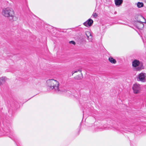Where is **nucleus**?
<instances>
[{
	"label": "nucleus",
	"mask_w": 146,
	"mask_h": 146,
	"mask_svg": "<svg viewBox=\"0 0 146 146\" xmlns=\"http://www.w3.org/2000/svg\"><path fill=\"white\" fill-rule=\"evenodd\" d=\"M2 14L4 17L8 18L11 21H16L17 19V18L15 16L13 10L11 8L7 7L3 9L2 10Z\"/></svg>",
	"instance_id": "1"
},
{
	"label": "nucleus",
	"mask_w": 146,
	"mask_h": 146,
	"mask_svg": "<svg viewBox=\"0 0 146 146\" xmlns=\"http://www.w3.org/2000/svg\"><path fill=\"white\" fill-rule=\"evenodd\" d=\"M46 85L48 88L54 90L56 92L60 91L59 89V83L58 81L54 79L47 80L46 81Z\"/></svg>",
	"instance_id": "2"
},
{
	"label": "nucleus",
	"mask_w": 146,
	"mask_h": 146,
	"mask_svg": "<svg viewBox=\"0 0 146 146\" xmlns=\"http://www.w3.org/2000/svg\"><path fill=\"white\" fill-rule=\"evenodd\" d=\"M132 66L133 67L136 68V70L138 71H139L144 68L143 63L136 59L132 62Z\"/></svg>",
	"instance_id": "3"
},
{
	"label": "nucleus",
	"mask_w": 146,
	"mask_h": 146,
	"mask_svg": "<svg viewBox=\"0 0 146 146\" xmlns=\"http://www.w3.org/2000/svg\"><path fill=\"white\" fill-rule=\"evenodd\" d=\"M141 85L137 83L134 84L132 87L133 93L135 94H139L140 93L141 90Z\"/></svg>",
	"instance_id": "4"
},
{
	"label": "nucleus",
	"mask_w": 146,
	"mask_h": 146,
	"mask_svg": "<svg viewBox=\"0 0 146 146\" xmlns=\"http://www.w3.org/2000/svg\"><path fill=\"white\" fill-rule=\"evenodd\" d=\"M139 18H140L144 20V22H141L138 21L135 23V25L136 27L139 29H141L144 27V25L143 23H146L145 20V18L142 16H140Z\"/></svg>",
	"instance_id": "5"
},
{
	"label": "nucleus",
	"mask_w": 146,
	"mask_h": 146,
	"mask_svg": "<svg viewBox=\"0 0 146 146\" xmlns=\"http://www.w3.org/2000/svg\"><path fill=\"white\" fill-rule=\"evenodd\" d=\"M146 77V74L145 73H141L139 74L138 78L139 80L142 82H145V77Z\"/></svg>",
	"instance_id": "6"
},
{
	"label": "nucleus",
	"mask_w": 146,
	"mask_h": 146,
	"mask_svg": "<svg viewBox=\"0 0 146 146\" xmlns=\"http://www.w3.org/2000/svg\"><path fill=\"white\" fill-rule=\"evenodd\" d=\"M93 23V21L91 19H88L86 22L84 23L83 25L87 27L90 26L92 25Z\"/></svg>",
	"instance_id": "7"
},
{
	"label": "nucleus",
	"mask_w": 146,
	"mask_h": 146,
	"mask_svg": "<svg viewBox=\"0 0 146 146\" xmlns=\"http://www.w3.org/2000/svg\"><path fill=\"white\" fill-rule=\"evenodd\" d=\"M85 34L87 37L88 40L89 41H92L93 39V38L90 32L89 31H86L85 32Z\"/></svg>",
	"instance_id": "8"
},
{
	"label": "nucleus",
	"mask_w": 146,
	"mask_h": 146,
	"mask_svg": "<svg viewBox=\"0 0 146 146\" xmlns=\"http://www.w3.org/2000/svg\"><path fill=\"white\" fill-rule=\"evenodd\" d=\"M7 80V78L5 77H2L0 78V85L4 83Z\"/></svg>",
	"instance_id": "9"
},
{
	"label": "nucleus",
	"mask_w": 146,
	"mask_h": 146,
	"mask_svg": "<svg viewBox=\"0 0 146 146\" xmlns=\"http://www.w3.org/2000/svg\"><path fill=\"white\" fill-rule=\"evenodd\" d=\"M116 6H119L122 3L123 0H114Z\"/></svg>",
	"instance_id": "10"
},
{
	"label": "nucleus",
	"mask_w": 146,
	"mask_h": 146,
	"mask_svg": "<svg viewBox=\"0 0 146 146\" xmlns=\"http://www.w3.org/2000/svg\"><path fill=\"white\" fill-rule=\"evenodd\" d=\"M109 61L111 63L115 64L116 63V61L115 59H114L113 57H110L108 58Z\"/></svg>",
	"instance_id": "11"
},
{
	"label": "nucleus",
	"mask_w": 146,
	"mask_h": 146,
	"mask_svg": "<svg viewBox=\"0 0 146 146\" xmlns=\"http://www.w3.org/2000/svg\"><path fill=\"white\" fill-rule=\"evenodd\" d=\"M137 6L138 8H140L143 7V4L142 3L138 2L137 4Z\"/></svg>",
	"instance_id": "12"
},
{
	"label": "nucleus",
	"mask_w": 146,
	"mask_h": 146,
	"mask_svg": "<svg viewBox=\"0 0 146 146\" xmlns=\"http://www.w3.org/2000/svg\"><path fill=\"white\" fill-rule=\"evenodd\" d=\"M75 78L77 79H80L82 78V77L81 75H80V76L79 75L76 76Z\"/></svg>",
	"instance_id": "13"
},
{
	"label": "nucleus",
	"mask_w": 146,
	"mask_h": 146,
	"mask_svg": "<svg viewBox=\"0 0 146 146\" xmlns=\"http://www.w3.org/2000/svg\"><path fill=\"white\" fill-rule=\"evenodd\" d=\"M92 16L94 18H96L98 16V14L96 13H94Z\"/></svg>",
	"instance_id": "14"
},
{
	"label": "nucleus",
	"mask_w": 146,
	"mask_h": 146,
	"mask_svg": "<svg viewBox=\"0 0 146 146\" xmlns=\"http://www.w3.org/2000/svg\"><path fill=\"white\" fill-rule=\"evenodd\" d=\"M69 43L70 44H72L74 45L75 44V42L74 41H71L69 42Z\"/></svg>",
	"instance_id": "15"
},
{
	"label": "nucleus",
	"mask_w": 146,
	"mask_h": 146,
	"mask_svg": "<svg viewBox=\"0 0 146 146\" xmlns=\"http://www.w3.org/2000/svg\"><path fill=\"white\" fill-rule=\"evenodd\" d=\"M78 71H80V72H81V70H77L76 71H75L74 72H73L72 75L75 73H76Z\"/></svg>",
	"instance_id": "16"
},
{
	"label": "nucleus",
	"mask_w": 146,
	"mask_h": 146,
	"mask_svg": "<svg viewBox=\"0 0 146 146\" xmlns=\"http://www.w3.org/2000/svg\"><path fill=\"white\" fill-rule=\"evenodd\" d=\"M145 2L146 3V0H145Z\"/></svg>",
	"instance_id": "17"
}]
</instances>
